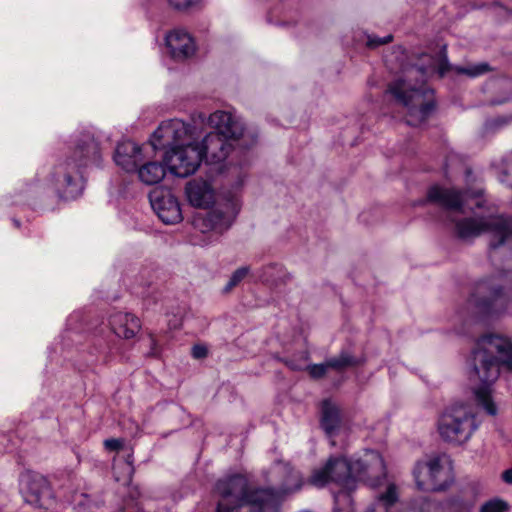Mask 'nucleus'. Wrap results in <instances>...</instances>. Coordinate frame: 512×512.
<instances>
[{
	"label": "nucleus",
	"instance_id": "nucleus-1",
	"mask_svg": "<svg viewBox=\"0 0 512 512\" xmlns=\"http://www.w3.org/2000/svg\"><path fill=\"white\" fill-rule=\"evenodd\" d=\"M208 123L215 131L208 133L199 143L202 150V160L209 166H214L218 174L228 172L231 187H222L216 205L205 216L196 218L203 222V231L215 230L222 233L234 223L242 206L240 191L246 179V173L241 167L226 163L228 156L234 150V145L250 148L258 139L254 128H247L242 118L235 112L218 110L210 114Z\"/></svg>",
	"mask_w": 512,
	"mask_h": 512
},
{
	"label": "nucleus",
	"instance_id": "nucleus-2",
	"mask_svg": "<svg viewBox=\"0 0 512 512\" xmlns=\"http://www.w3.org/2000/svg\"><path fill=\"white\" fill-rule=\"evenodd\" d=\"M402 76L389 84L387 93L391 94L396 104L406 112L405 121L409 126H421L431 115L435 107L433 90L426 85L427 77L433 72L443 76L454 70L457 74L470 78L481 76L489 71L487 63L469 64L451 67L443 47L437 56L423 54L417 63H400Z\"/></svg>",
	"mask_w": 512,
	"mask_h": 512
},
{
	"label": "nucleus",
	"instance_id": "nucleus-3",
	"mask_svg": "<svg viewBox=\"0 0 512 512\" xmlns=\"http://www.w3.org/2000/svg\"><path fill=\"white\" fill-rule=\"evenodd\" d=\"M265 488H250L240 474L219 479L214 488L216 512H265L279 505L286 497L301 490L305 480L289 463L275 461L265 474Z\"/></svg>",
	"mask_w": 512,
	"mask_h": 512
},
{
	"label": "nucleus",
	"instance_id": "nucleus-4",
	"mask_svg": "<svg viewBox=\"0 0 512 512\" xmlns=\"http://www.w3.org/2000/svg\"><path fill=\"white\" fill-rule=\"evenodd\" d=\"M436 203L446 212V218L454 224L456 236L464 241L474 239L483 233L491 235L490 258L496 265L501 256V269L512 271V220L501 215L460 217L468 206V193L455 188L432 186L425 202Z\"/></svg>",
	"mask_w": 512,
	"mask_h": 512
},
{
	"label": "nucleus",
	"instance_id": "nucleus-5",
	"mask_svg": "<svg viewBox=\"0 0 512 512\" xmlns=\"http://www.w3.org/2000/svg\"><path fill=\"white\" fill-rule=\"evenodd\" d=\"M385 475L386 467L380 453L365 450L351 460L343 456L330 457L323 467L312 472L307 483L323 488L333 482L339 487L337 492H333L334 512H353L351 492L357 488L358 481L377 486Z\"/></svg>",
	"mask_w": 512,
	"mask_h": 512
},
{
	"label": "nucleus",
	"instance_id": "nucleus-6",
	"mask_svg": "<svg viewBox=\"0 0 512 512\" xmlns=\"http://www.w3.org/2000/svg\"><path fill=\"white\" fill-rule=\"evenodd\" d=\"M505 365L512 371V344L498 335L481 337L473 349L468 361V375L473 394L479 406L487 414L495 416L497 407L492 400V386L500 374V366Z\"/></svg>",
	"mask_w": 512,
	"mask_h": 512
},
{
	"label": "nucleus",
	"instance_id": "nucleus-7",
	"mask_svg": "<svg viewBox=\"0 0 512 512\" xmlns=\"http://www.w3.org/2000/svg\"><path fill=\"white\" fill-rule=\"evenodd\" d=\"M102 159L99 141L90 131L80 133L73 150L57 160L48 176V186L64 200L80 197L85 187L83 170L99 166Z\"/></svg>",
	"mask_w": 512,
	"mask_h": 512
},
{
	"label": "nucleus",
	"instance_id": "nucleus-8",
	"mask_svg": "<svg viewBox=\"0 0 512 512\" xmlns=\"http://www.w3.org/2000/svg\"><path fill=\"white\" fill-rule=\"evenodd\" d=\"M195 126L180 119L163 121L153 133L151 145L155 150L167 149L164 161L170 172L178 177L193 174L200 166L202 150L195 140Z\"/></svg>",
	"mask_w": 512,
	"mask_h": 512
},
{
	"label": "nucleus",
	"instance_id": "nucleus-9",
	"mask_svg": "<svg viewBox=\"0 0 512 512\" xmlns=\"http://www.w3.org/2000/svg\"><path fill=\"white\" fill-rule=\"evenodd\" d=\"M512 301V282L504 275H494L477 282L469 305L482 316L503 314Z\"/></svg>",
	"mask_w": 512,
	"mask_h": 512
},
{
	"label": "nucleus",
	"instance_id": "nucleus-10",
	"mask_svg": "<svg viewBox=\"0 0 512 512\" xmlns=\"http://www.w3.org/2000/svg\"><path fill=\"white\" fill-rule=\"evenodd\" d=\"M480 421L471 405L454 403L446 407L437 420L440 438L449 444L461 446L478 430Z\"/></svg>",
	"mask_w": 512,
	"mask_h": 512
},
{
	"label": "nucleus",
	"instance_id": "nucleus-11",
	"mask_svg": "<svg viewBox=\"0 0 512 512\" xmlns=\"http://www.w3.org/2000/svg\"><path fill=\"white\" fill-rule=\"evenodd\" d=\"M416 486L423 491H441L450 486L453 476L449 466L438 456L418 461L413 469Z\"/></svg>",
	"mask_w": 512,
	"mask_h": 512
},
{
	"label": "nucleus",
	"instance_id": "nucleus-12",
	"mask_svg": "<svg viewBox=\"0 0 512 512\" xmlns=\"http://www.w3.org/2000/svg\"><path fill=\"white\" fill-rule=\"evenodd\" d=\"M20 492L26 503L39 508L46 507L52 496L47 479L39 474H23L20 478Z\"/></svg>",
	"mask_w": 512,
	"mask_h": 512
},
{
	"label": "nucleus",
	"instance_id": "nucleus-13",
	"mask_svg": "<svg viewBox=\"0 0 512 512\" xmlns=\"http://www.w3.org/2000/svg\"><path fill=\"white\" fill-rule=\"evenodd\" d=\"M152 209L164 224H177L182 219L178 199L166 189H155L149 194Z\"/></svg>",
	"mask_w": 512,
	"mask_h": 512
},
{
	"label": "nucleus",
	"instance_id": "nucleus-14",
	"mask_svg": "<svg viewBox=\"0 0 512 512\" xmlns=\"http://www.w3.org/2000/svg\"><path fill=\"white\" fill-rule=\"evenodd\" d=\"M167 53L175 61H185L196 53L194 37L183 28H175L165 35Z\"/></svg>",
	"mask_w": 512,
	"mask_h": 512
},
{
	"label": "nucleus",
	"instance_id": "nucleus-15",
	"mask_svg": "<svg viewBox=\"0 0 512 512\" xmlns=\"http://www.w3.org/2000/svg\"><path fill=\"white\" fill-rule=\"evenodd\" d=\"M481 490V485L478 482L468 483L458 493L448 497L442 502L441 508L445 512H470Z\"/></svg>",
	"mask_w": 512,
	"mask_h": 512
},
{
	"label": "nucleus",
	"instance_id": "nucleus-16",
	"mask_svg": "<svg viewBox=\"0 0 512 512\" xmlns=\"http://www.w3.org/2000/svg\"><path fill=\"white\" fill-rule=\"evenodd\" d=\"M143 160L144 155L139 145L130 140L118 143L114 153V161L117 166L126 172H134Z\"/></svg>",
	"mask_w": 512,
	"mask_h": 512
},
{
	"label": "nucleus",
	"instance_id": "nucleus-17",
	"mask_svg": "<svg viewBox=\"0 0 512 512\" xmlns=\"http://www.w3.org/2000/svg\"><path fill=\"white\" fill-rule=\"evenodd\" d=\"M185 193L189 203L198 208H208L215 202V192L208 180L193 179L186 184Z\"/></svg>",
	"mask_w": 512,
	"mask_h": 512
},
{
	"label": "nucleus",
	"instance_id": "nucleus-18",
	"mask_svg": "<svg viewBox=\"0 0 512 512\" xmlns=\"http://www.w3.org/2000/svg\"><path fill=\"white\" fill-rule=\"evenodd\" d=\"M109 325L118 337L125 339L133 338L141 328L138 317L129 312L122 311H117L110 315Z\"/></svg>",
	"mask_w": 512,
	"mask_h": 512
},
{
	"label": "nucleus",
	"instance_id": "nucleus-19",
	"mask_svg": "<svg viewBox=\"0 0 512 512\" xmlns=\"http://www.w3.org/2000/svg\"><path fill=\"white\" fill-rule=\"evenodd\" d=\"M166 162L144 160L136 169L138 179L145 185H156L160 183L167 172Z\"/></svg>",
	"mask_w": 512,
	"mask_h": 512
},
{
	"label": "nucleus",
	"instance_id": "nucleus-20",
	"mask_svg": "<svg viewBox=\"0 0 512 512\" xmlns=\"http://www.w3.org/2000/svg\"><path fill=\"white\" fill-rule=\"evenodd\" d=\"M321 427L331 437L340 425V411L330 400H324L321 406Z\"/></svg>",
	"mask_w": 512,
	"mask_h": 512
},
{
	"label": "nucleus",
	"instance_id": "nucleus-21",
	"mask_svg": "<svg viewBox=\"0 0 512 512\" xmlns=\"http://www.w3.org/2000/svg\"><path fill=\"white\" fill-rule=\"evenodd\" d=\"M398 501L397 488L394 484L387 487L385 493L380 494L375 503L369 506L365 512H390L389 508Z\"/></svg>",
	"mask_w": 512,
	"mask_h": 512
},
{
	"label": "nucleus",
	"instance_id": "nucleus-22",
	"mask_svg": "<svg viewBox=\"0 0 512 512\" xmlns=\"http://www.w3.org/2000/svg\"><path fill=\"white\" fill-rule=\"evenodd\" d=\"M438 504L427 497H419L410 501L401 512H436Z\"/></svg>",
	"mask_w": 512,
	"mask_h": 512
},
{
	"label": "nucleus",
	"instance_id": "nucleus-23",
	"mask_svg": "<svg viewBox=\"0 0 512 512\" xmlns=\"http://www.w3.org/2000/svg\"><path fill=\"white\" fill-rule=\"evenodd\" d=\"M360 363L361 361L359 359L346 352H342L339 356L329 358L326 361L328 368H332L338 371H341L350 366H357Z\"/></svg>",
	"mask_w": 512,
	"mask_h": 512
},
{
	"label": "nucleus",
	"instance_id": "nucleus-24",
	"mask_svg": "<svg viewBox=\"0 0 512 512\" xmlns=\"http://www.w3.org/2000/svg\"><path fill=\"white\" fill-rule=\"evenodd\" d=\"M493 87L502 91L505 95L496 97L492 100V104L501 105L512 98V79L511 78H499L493 81Z\"/></svg>",
	"mask_w": 512,
	"mask_h": 512
},
{
	"label": "nucleus",
	"instance_id": "nucleus-25",
	"mask_svg": "<svg viewBox=\"0 0 512 512\" xmlns=\"http://www.w3.org/2000/svg\"><path fill=\"white\" fill-rule=\"evenodd\" d=\"M509 504L501 498H492L484 502L479 512H508Z\"/></svg>",
	"mask_w": 512,
	"mask_h": 512
},
{
	"label": "nucleus",
	"instance_id": "nucleus-26",
	"mask_svg": "<svg viewBox=\"0 0 512 512\" xmlns=\"http://www.w3.org/2000/svg\"><path fill=\"white\" fill-rule=\"evenodd\" d=\"M249 271L250 269L248 266L240 267L236 271H234L225 287V290L229 291L232 288L236 287L239 283L242 282L243 279L247 277Z\"/></svg>",
	"mask_w": 512,
	"mask_h": 512
},
{
	"label": "nucleus",
	"instance_id": "nucleus-27",
	"mask_svg": "<svg viewBox=\"0 0 512 512\" xmlns=\"http://www.w3.org/2000/svg\"><path fill=\"white\" fill-rule=\"evenodd\" d=\"M167 4L178 11H185L191 8L199 7L203 0H166Z\"/></svg>",
	"mask_w": 512,
	"mask_h": 512
},
{
	"label": "nucleus",
	"instance_id": "nucleus-28",
	"mask_svg": "<svg viewBox=\"0 0 512 512\" xmlns=\"http://www.w3.org/2000/svg\"><path fill=\"white\" fill-rule=\"evenodd\" d=\"M512 122V115H506V116H498L492 119H489L485 123V127L487 130H498L509 123Z\"/></svg>",
	"mask_w": 512,
	"mask_h": 512
},
{
	"label": "nucleus",
	"instance_id": "nucleus-29",
	"mask_svg": "<svg viewBox=\"0 0 512 512\" xmlns=\"http://www.w3.org/2000/svg\"><path fill=\"white\" fill-rule=\"evenodd\" d=\"M307 370L312 378L320 379L326 374L328 367L325 362V363H321V364L308 365Z\"/></svg>",
	"mask_w": 512,
	"mask_h": 512
},
{
	"label": "nucleus",
	"instance_id": "nucleus-30",
	"mask_svg": "<svg viewBox=\"0 0 512 512\" xmlns=\"http://www.w3.org/2000/svg\"><path fill=\"white\" fill-rule=\"evenodd\" d=\"M390 41H392V35L391 34L386 35L384 37H379V36H376V35H371V36H368L367 46L370 47V48H377V47H379L381 45L389 43Z\"/></svg>",
	"mask_w": 512,
	"mask_h": 512
},
{
	"label": "nucleus",
	"instance_id": "nucleus-31",
	"mask_svg": "<svg viewBox=\"0 0 512 512\" xmlns=\"http://www.w3.org/2000/svg\"><path fill=\"white\" fill-rule=\"evenodd\" d=\"M104 446L109 451H118L123 446V441L121 439H106L104 441Z\"/></svg>",
	"mask_w": 512,
	"mask_h": 512
},
{
	"label": "nucleus",
	"instance_id": "nucleus-32",
	"mask_svg": "<svg viewBox=\"0 0 512 512\" xmlns=\"http://www.w3.org/2000/svg\"><path fill=\"white\" fill-rule=\"evenodd\" d=\"M276 271V272H280L281 270V267L278 265V264H270L268 266H266L264 269H263V274L261 275V277L263 278L264 281H272V273H270V271Z\"/></svg>",
	"mask_w": 512,
	"mask_h": 512
},
{
	"label": "nucleus",
	"instance_id": "nucleus-33",
	"mask_svg": "<svg viewBox=\"0 0 512 512\" xmlns=\"http://www.w3.org/2000/svg\"><path fill=\"white\" fill-rule=\"evenodd\" d=\"M191 354L195 359H202L207 356L208 350L204 345H194L191 349Z\"/></svg>",
	"mask_w": 512,
	"mask_h": 512
},
{
	"label": "nucleus",
	"instance_id": "nucleus-34",
	"mask_svg": "<svg viewBox=\"0 0 512 512\" xmlns=\"http://www.w3.org/2000/svg\"><path fill=\"white\" fill-rule=\"evenodd\" d=\"M502 480L506 484H512V467L510 469L505 470L501 475Z\"/></svg>",
	"mask_w": 512,
	"mask_h": 512
},
{
	"label": "nucleus",
	"instance_id": "nucleus-35",
	"mask_svg": "<svg viewBox=\"0 0 512 512\" xmlns=\"http://www.w3.org/2000/svg\"><path fill=\"white\" fill-rule=\"evenodd\" d=\"M126 462H127V464L131 467V470H132V469H133V467H132V455H131V454H129V455L127 456Z\"/></svg>",
	"mask_w": 512,
	"mask_h": 512
},
{
	"label": "nucleus",
	"instance_id": "nucleus-36",
	"mask_svg": "<svg viewBox=\"0 0 512 512\" xmlns=\"http://www.w3.org/2000/svg\"><path fill=\"white\" fill-rule=\"evenodd\" d=\"M199 118L201 121H204L206 119V116L204 114H199Z\"/></svg>",
	"mask_w": 512,
	"mask_h": 512
},
{
	"label": "nucleus",
	"instance_id": "nucleus-37",
	"mask_svg": "<svg viewBox=\"0 0 512 512\" xmlns=\"http://www.w3.org/2000/svg\"><path fill=\"white\" fill-rule=\"evenodd\" d=\"M13 222H14L15 226H17V227L19 226V221L18 220L14 219Z\"/></svg>",
	"mask_w": 512,
	"mask_h": 512
},
{
	"label": "nucleus",
	"instance_id": "nucleus-38",
	"mask_svg": "<svg viewBox=\"0 0 512 512\" xmlns=\"http://www.w3.org/2000/svg\"><path fill=\"white\" fill-rule=\"evenodd\" d=\"M151 355H153V356L157 355V353H156V351H154V349L152 350Z\"/></svg>",
	"mask_w": 512,
	"mask_h": 512
},
{
	"label": "nucleus",
	"instance_id": "nucleus-39",
	"mask_svg": "<svg viewBox=\"0 0 512 512\" xmlns=\"http://www.w3.org/2000/svg\"><path fill=\"white\" fill-rule=\"evenodd\" d=\"M293 369H300L298 366H292Z\"/></svg>",
	"mask_w": 512,
	"mask_h": 512
},
{
	"label": "nucleus",
	"instance_id": "nucleus-40",
	"mask_svg": "<svg viewBox=\"0 0 512 512\" xmlns=\"http://www.w3.org/2000/svg\"><path fill=\"white\" fill-rule=\"evenodd\" d=\"M510 185L512 186V183Z\"/></svg>",
	"mask_w": 512,
	"mask_h": 512
},
{
	"label": "nucleus",
	"instance_id": "nucleus-41",
	"mask_svg": "<svg viewBox=\"0 0 512 512\" xmlns=\"http://www.w3.org/2000/svg\"><path fill=\"white\" fill-rule=\"evenodd\" d=\"M138 512H142V511H138Z\"/></svg>",
	"mask_w": 512,
	"mask_h": 512
}]
</instances>
